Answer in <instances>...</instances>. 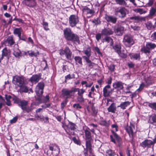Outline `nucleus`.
<instances>
[{
    "instance_id": "obj_1",
    "label": "nucleus",
    "mask_w": 156,
    "mask_h": 156,
    "mask_svg": "<svg viewBox=\"0 0 156 156\" xmlns=\"http://www.w3.org/2000/svg\"><path fill=\"white\" fill-rule=\"evenodd\" d=\"M63 32L64 37L66 40L73 42H77L79 41L78 36L73 33L70 28H66Z\"/></svg>"
},
{
    "instance_id": "obj_2",
    "label": "nucleus",
    "mask_w": 156,
    "mask_h": 156,
    "mask_svg": "<svg viewBox=\"0 0 156 156\" xmlns=\"http://www.w3.org/2000/svg\"><path fill=\"white\" fill-rule=\"evenodd\" d=\"M68 123H62V127L68 135H74V131L76 129V125L75 124L68 121Z\"/></svg>"
},
{
    "instance_id": "obj_3",
    "label": "nucleus",
    "mask_w": 156,
    "mask_h": 156,
    "mask_svg": "<svg viewBox=\"0 0 156 156\" xmlns=\"http://www.w3.org/2000/svg\"><path fill=\"white\" fill-rule=\"evenodd\" d=\"M49 147V150L47 151L48 156H57L59 154L60 150L57 145L55 144H51Z\"/></svg>"
},
{
    "instance_id": "obj_4",
    "label": "nucleus",
    "mask_w": 156,
    "mask_h": 156,
    "mask_svg": "<svg viewBox=\"0 0 156 156\" xmlns=\"http://www.w3.org/2000/svg\"><path fill=\"white\" fill-rule=\"evenodd\" d=\"M123 42L126 47H130L134 43L133 36L129 34L124 36Z\"/></svg>"
},
{
    "instance_id": "obj_5",
    "label": "nucleus",
    "mask_w": 156,
    "mask_h": 156,
    "mask_svg": "<svg viewBox=\"0 0 156 156\" xmlns=\"http://www.w3.org/2000/svg\"><path fill=\"white\" fill-rule=\"evenodd\" d=\"M156 47V44L151 42L146 43V46L143 47L141 51L146 54H149L150 50L153 49Z\"/></svg>"
},
{
    "instance_id": "obj_6",
    "label": "nucleus",
    "mask_w": 156,
    "mask_h": 156,
    "mask_svg": "<svg viewBox=\"0 0 156 156\" xmlns=\"http://www.w3.org/2000/svg\"><path fill=\"white\" fill-rule=\"evenodd\" d=\"M24 77L23 76L16 75L13 77L12 83L19 87L24 84Z\"/></svg>"
},
{
    "instance_id": "obj_7",
    "label": "nucleus",
    "mask_w": 156,
    "mask_h": 156,
    "mask_svg": "<svg viewBox=\"0 0 156 156\" xmlns=\"http://www.w3.org/2000/svg\"><path fill=\"white\" fill-rule=\"evenodd\" d=\"M127 10L124 7H120L116 9L115 14L119 18H123L126 16Z\"/></svg>"
},
{
    "instance_id": "obj_8",
    "label": "nucleus",
    "mask_w": 156,
    "mask_h": 156,
    "mask_svg": "<svg viewBox=\"0 0 156 156\" xmlns=\"http://www.w3.org/2000/svg\"><path fill=\"white\" fill-rule=\"evenodd\" d=\"M79 22V18L75 15H71L69 18V24L72 27H75Z\"/></svg>"
},
{
    "instance_id": "obj_9",
    "label": "nucleus",
    "mask_w": 156,
    "mask_h": 156,
    "mask_svg": "<svg viewBox=\"0 0 156 156\" xmlns=\"http://www.w3.org/2000/svg\"><path fill=\"white\" fill-rule=\"evenodd\" d=\"M44 86V83L43 82H41L38 83L35 90L37 96L42 95L43 93V89Z\"/></svg>"
},
{
    "instance_id": "obj_10",
    "label": "nucleus",
    "mask_w": 156,
    "mask_h": 156,
    "mask_svg": "<svg viewBox=\"0 0 156 156\" xmlns=\"http://www.w3.org/2000/svg\"><path fill=\"white\" fill-rule=\"evenodd\" d=\"M86 146L87 151L84 153V154L85 156H88V154H90L92 155L93 154V151L91 149V140H85Z\"/></svg>"
},
{
    "instance_id": "obj_11",
    "label": "nucleus",
    "mask_w": 156,
    "mask_h": 156,
    "mask_svg": "<svg viewBox=\"0 0 156 156\" xmlns=\"http://www.w3.org/2000/svg\"><path fill=\"white\" fill-rule=\"evenodd\" d=\"M124 129L128 133L130 137L133 138L134 133L136 132V129L134 126L131 124L130 126H127L124 127Z\"/></svg>"
},
{
    "instance_id": "obj_12",
    "label": "nucleus",
    "mask_w": 156,
    "mask_h": 156,
    "mask_svg": "<svg viewBox=\"0 0 156 156\" xmlns=\"http://www.w3.org/2000/svg\"><path fill=\"white\" fill-rule=\"evenodd\" d=\"M103 95L105 97L110 96L112 93L113 90L110 85L105 86L103 89Z\"/></svg>"
},
{
    "instance_id": "obj_13",
    "label": "nucleus",
    "mask_w": 156,
    "mask_h": 156,
    "mask_svg": "<svg viewBox=\"0 0 156 156\" xmlns=\"http://www.w3.org/2000/svg\"><path fill=\"white\" fill-rule=\"evenodd\" d=\"M62 94L63 97L66 99L70 98L74 96V93H71L70 90L66 88H63L62 90Z\"/></svg>"
},
{
    "instance_id": "obj_14",
    "label": "nucleus",
    "mask_w": 156,
    "mask_h": 156,
    "mask_svg": "<svg viewBox=\"0 0 156 156\" xmlns=\"http://www.w3.org/2000/svg\"><path fill=\"white\" fill-rule=\"evenodd\" d=\"M41 74L34 75L29 79V81H30L32 84H36L41 79Z\"/></svg>"
},
{
    "instance_id": "obj_15",
    "label": "nucleus",
    "mask_w": 156,
    "mask_h": 156,
    "mask_svg": "<svg viewBox=\"0 0 156 156\" xmlns=\"http://www.w3.org/2000/svg\"><path fill=\"white\" fill-rule=\"evenodd\" d=\"M60 53L61 55H65L67 58H70L72 55V52L68 47H66L64 50H61Z\"/></svg>"
},
{
    "instance_id": "obj_16",
    "label": "nucleus",
    "mask_w": 156,
    "mask_h": 156,
    "mask_svg": "<svg viewBox=\"0 0 156 156\" xmlns=\"http://www.w3.org/2000/svg\"><path fill=\"white\" fill-rule=\"evenodd\" d=\"M23 4L30 8H33L35 6L37 3L35 0H23Z\"/></svg>"
},
{
    "instance_id": "obj_17",
    "label": "nucleus",
    "mask_w": 156,
    "mask_h": 156,
    "mask_svg": "<svg viewBox=\"0 0 156 156\" xmlns=\"http://www.w3.org/2000/svg\"><path fill=\"white\" fill-rule=\"evenodd\" d=\"M107 22L115 24L117 21V18L115 16L106 14L105 17Z\"/></svg>"
},
{
    "instance_id": "obj_18",
    "label": "nucleus",
    "mask_w": 156,
    "mask_h": 156,
    "mask_svg": "<svg viewBox=\"0 0 156 156\" xmlns=\"http://www.w3.org/2000/svg\"><path fill=\"white\" fill-rule=\"evenodd\" d=\"M154 143L151 140H146L141 144V146L144 148H150L152 145H153Z\"/></svg>"
},
{
    "instance_id": "obj_19",
    "label": "nucleus",
    "mask_w": 156,
    "mask_h": 156,
    "mask_svg": "<svg viewBox=\"0 0 156 156\" xmlns=\"http://www.w3.org/2000/svg\"><path fill=\"white\" fill-rule=\"evenodd\" d=\"M112 134L110 135V138L111 140V141L115 144L116 142L115 139V138L118 142H120L121 141L120 137L114 131L112 130Z\"/></svg>"
},
{
    "instance_id": "obj_20",
    "label": "nucleus",
    "mask_w": 156,
    "mask_h": 156,
    "mask_svg": "<svg viewBox=\"0 0 156 156\" xmlns=\"http://www.w3.org/2000/svg\"><path fill=\"white\" fill-rule=\"evenodd\" d=\"M11 51L9 49H7L6 48H4L2 51V57L1 58H9L10 57Z\"/></svg>"
},
{
    "instance_id": "obj_21",
    "label": "nucleus",
    "mask_w": 156,
    "mask_h": 156,
    "mask_svg": "<svg viewBox=\"0 0 156 156\" xmlns=\"http://www.w3.org/2000/svg\"><path fill=\"white\" fill-rule=\"evenodd\" d=\"M114 32L112 30L109 28H105L102 30L101 34L102 35L108 36L112 35Z\"/></svg>"
},
{
    "instance_id": "obj_22",
    "label": "nucleus",
    "mask_w": 156,
    "mask_h": 156,
    "mask_svg": "<svg viewBox=\"0 0 156 156\" xmlns=\"http://www.w3.org/2000/svg\"><path fill=\"white\" fill-rule=\"evenodd\" d=\"M14 43L13 38L11 36H9L5 42V44L6 45L9 46H11Z\"/></svg>"
},
{
    "instance_id": "obj_23",
    "label": "nucleus",
    "mask_w": 156,
    "mask_h": 156,
    "mask_svg": "<svg viewBox=\"0 0 156 156\" xmlns=\"http://www.w3.org/2000/svg\"><path fill=\"white\" fill-rule=\"evenodd\" d=\"M146 17H142L139 16H133L129 18V19L133 20L136 22H139L140 21H145Z\"/></svg>"
},
{
    "instance_id": "obj_24",
    "label": "nucleus",
    "mask_w": 156,
    "mask_h": 156,
    "mask_svg": "<svg viewBox=\"0 0 156 156\" xmlns=\"http://www.w3.org/2000/svg\"><path fill=\"white\" fill-rule=\"evenodd\" d=\"M124 27L121 25H118L117 27H115V32L116 34L119 35H121L124 30Z\"/></svg>"
},
{
    "instance_id": "obj_25",
    "label": "nucleus",
    "mask_w": 156,
    "mask_h": 156,
    "mask_svg": "<svg viewBox=\"0 0 156 156\" xmlns=\"http://www.w3.org/2000/svg\"><path fill=\"white\" fill-rule=\"evenodd\" d=\"M112 46V48L115 52L119 53L121 49V44L119 42H116Z\"/></svg>"
},
{
    "instance_id": "obj_26",
    "label": "nucleus",
    "mask_w": 156,
    "mask_h": 156,
    "mask_svg": "<svg viewBox=\"0 0 156 156\" xmlns=\"http://www.w3.org/2000/svg\"><path fill=\"white\" fill-rule=\"evenodd\" d=\"M112 86L114 88L120 90H122L123 88V83L120 81H117L113 83Z\"/></svg>"
},
{
    "instance_id": "obj_27",
    "label": "nucleus",
    "mask_w": 156,
    "mask_h": 156,
    "mask_svg": "<svg viewBox=\"0 0 156 156\" xmlns=\"http://www.w3.org/2000/svg\"><path fill=\"white\" fill-rule=\"evenodd\" d=\"M83 11L86 14H90L91 15L94 13V10L90 9L87 6H84L83 7Z\"/></svg>"
},
{
    "instance_id": "obj_28",
    "label": "nucleus",
    "mask_w": 156,
    "mask_h": 156,
    "mask_svg": "<svg viewBox=\"0 0 156 156\" xmlns=\"http://www.w3.org/2000/svg\"><path fill=\"white\" fill-rule=\"evenodd\" d=\"M148 122L156 126V115H154L151 116L148 120Z\"/></svg>"
},
{
    "instance_id": "obj_29",
    "label": "nucleus",
    "mask_w": 156,
    "mask_h": 156,
    "mask_svg": "<svg viewBox=\"0 0 156 156\" xmlns=\"http://www.w3.org/2000/svg\"><path fill=\"white\" fill-rule=\"evenodd\" d=\"M116 109V107L114 103L112 104L108 108V112L114 113L115 112Z\"/></svg>"
},
{
    "instance_id": "obj_30",
    "label": "nucleus",
    "mask_w": 156,
    "mask_h": 156,
    "mask_svg": "<svg viewBox=\"0 0 156 156\" xmlns=\"http://www.w3.org/2000/svg\"><path fill=\"white\" fill-rule=\"evenodd\" d=\"M24 53L25 55H27L28 53V55L31 57H36L39 55L38 52H35L34 51H28L27 52H24Z\"/></svg>"
},
{
    "instance_id": "obj_31",
    "label": "nucleus",
    "mask_w": 156,
    "mask_h": 156,
    "mask_svg": "<svg viewBox=\"0 0 156 156\" xmlns=\"http://www.w3.org/2000/svg\"><path fill=\"white\" fill-rule=\"evenodd\" d=\"M5 99L6 100V101L5 102L6 105L8 106H11L12 104L10 100L12 98V97L10 95L7 94H5Z\"/></svg>"
},
{
    "instance_id": "obj_32",
    "label": "nucleus",
    "mask_w": 156,
    "mask_h": 156,
    "mask_svg": "<svg viewBox=\"0 0 156 156\" xmlns=\"http://www.w3.org/2000/svg\"><path fill=\"white\" fill-rule=\"evenodd\" d=\"M85 135V140H91V133L89 130V129H86L84 130Z\"/></svg>"
},
{
    "instance_id": "obj_33",
    "label": "nucleus",
    "mask_w": 156,
    "mask_h": 156,
    "mask_svg": "<svg viewBox=\"0 0 156 156\" xmlns=\"http://www.w3.org/2000/svg\"><path fill=\"white\" fill-rule=\"evenodd\" d=\"M130 102L129 101H126L122 102L120 105L118 106V107H120L123 109L126 108L130 104Z\"/></svg>"
},
{
    "instance_id": "obj_34",
    "label": "nucleus",
    "mask_w": 156,
    "mask_h": 156,
    "mask_svg": "<svg viewBox=\"0 0 156 156\" xmlns=\"http://www.w3.org/2000/svg\"><path fill=\"white\" fill-rule=\"evenodd\" d=\"M126 51L124 50H121L119 51V52L118 53L119 56L121 58H126L127 57V55L126 54Z\"/></svg>"
},
{
    "instance_id": "obj_35",
    "label": "nucleus",
    "mask_w": 156,
    "mask_h": 156,
    "mask_svg": "<svg viewBox=\"0 0 156 156\" xmlns=\"http://www.w3.org/2000/svg\"><path fill=\"white\" fill-rule=\"evenodd\" d=\"M156 12V4L154 7H151L149 11V15L150 16H154Z\"/></svg>"
},
{
    "instance_id": "obj_36",
    "label": "nucleus",
    "mask_w": 156,
    "mask_h": 156,
    "mask_svg": "<svg viewBox=\"0 0 156 156\" xmlns=\"http://www.w3.org/2000/svg\"><path fill=\"white\" fill-rule=\"evenodd\" d=\"M20 90L21 92H23L27 93L29 89L28 87L26 86L23 84L21 86H20Z\"/></svg>"
},
{
    "instance_id": "obj_37",
    "label": "nucleus",
    "mask_w": 156,
    "mask_h": 156,
    "mask_svg": "<svg viewBox=\"0 0 156 156\" xmlns=\"http://www.w3.org/2000/svg\"><path fill=\"white\" fill-rule=\"evenodd\" d=\"M21 52L20 50L18 48L14 49L13 52V54L16 58L19 57L20 56Z\"/></svg>"
},
{
    "instance_id": "obj_38",
    "label": "nucleus",
    "mask_w": 156,
    "mask_h": 156,
    "mask_svg": "<svg viewBox=\"0 0 156 156\" xmlns=\"http://www.w3.org/2000/svg\"><path fill=\"white\" fill-rule=\"evenodd\" d=\"M14 34H17L19 38H20L21 34V28H15L14 30Z\"/></svg>"
},
{
    "instance_id": "obj_39",
    "label": "nucleus",
    "mask_w": 156,
    "mask_h": 156,
    "mask_svg": "<svg viewBox=\"0 0 156 156\" xmlns=\"http://www.w3.org/2000/svg\"><path fill=\"white\" fill-rule=\"evenodd\" d=\"M28 104V102L25 100H21L20 102L18 105L20 107L21 109H23L24 107L27 106Z\"/></svg>"
},
{
    "instance_id": "obj_40",
    "label": "nucleus",
    "mask_w": 156,
    "mask_h": 156,
    "mask_svg": "<svg viewBox=\"0 0 156 156\" xmlns=\"http://www.w3.org/2000/svg\"><path fill=\"white\" fill-rule=\"evenodd\" d=\"M115 155V152L111 149L107 150L106 151V156H114Z\"/></svg>"
},
{
    "instance_id": "obj_41",
    "label": "nucleus",
    "mask_w": 156,
    "mask_h": 156,
    "mask_svg": "<svg viewBox=\"0 0 156 156\" xmlns=\"http://www.w3.org/2000/svg\"><path fill=\"white\" fill-rule=\"evenodd\" d=\"M104 40H105V41L107 42L108 43L110 42L111 46H112L113 44V40L109 37H105Z\"/></svg>"
},
{
    "instance_id": "obj_42",
    "label": "nucleus",
    "mask_w": 156,
    "mask_h": 156,
    "mask_svg": "<svg viewBox=\"0 0 156 156\" xmlns=\"http://www.w3.org/2000/svg\"><path fill=\"white\" fill-rule=\"evenodd\" d=\"M117 4L120 5H126L127 4L124 0H115Z\"/></svg>"
},
{
    "instance_id": "obj_43",
    "label": "nucleus",
    "mask_w": 156,
    "mask_h": 156,
    "mask_svg": "<svg viewBox=\"0 0 156 156\" xmlns=\"http://www.w3.org/2000/svg\"><path fill=\"white\" fill-rule=\"evenodd\" d=\"M129 55L131 58H138L140 57V55L138 53H130Z\"/></svg>"
},
{
    "instance_id": "obj_44",
    "label": "nucleus",
    "mask_w": 156,
    "mask_h": 156,
    "mask_svg": "<svg viewBox=\"0 0 156 156\" xmlns=\"http://www.w3.org/2000/svg\"><path fill=\"white\" fill-rule=\"evenodd\" d=\"M77 101L80 103H83L84 101V99L83 95H77Z\"/></svg>"
},
{
    "instance_id": "obj_45",
    "label": "nucleus",
    "mask_w": 156,
    "mask_h": 156,
    "mask_svg": "<svg viewBox=\"0 0 156 156\" xmlns=\"http://www.w3.org/2000/svg\"><path fill=\"white\" fill-rule=\"evenodd\" d=\"M135 11L136 12L139 13L140 14L145 13L146 12V11L141 8L136 9Z\"/></svg>"
},
{
    "instance_id": "obj_46",
    "label": "nucleus",
    "mask_w": 156,
    "mask_h": 156,
    "mask_svg": "<svg viewBox=\"0 0 156 156\" xmlns=\"http://www.w3.org/2000/svg\"><path fill=\"white\" fill-rule=\"evenodd\" d=\"M35 117L37 120H40L42 122L44 120V117L42 115L37 114L35 115Z\"/></svg>"
},
{
    "instance_id": "obj_47",
    "label": "nucleus",
    "mask_w": 156,
    "mask_h": 156,
    "mask_svg": "<svg viewBox=\"0 0 156 156\" xmlns=\"http://www.w3.org/2000/svg\"><path fill=\"white\" fill-rule=\"evenodd\" d=\"M74 78L75 75L74 74H73L71 75L70 74H69L65 76V82H66L67 80H70L71 79Z\"/></svg>"
},
{
    "instance_id": "obj_48",
    "label": "nucleus",
    "mask_w": 156,
    "mask_h": 156,
    "mask_svg": "<svg viewBox=\"0 0 156 156\" xmlns=\"http://www.w3.org/2000/svg\"><path fill=\"white\" fill-rule=\"evenodd\" d=\"M12 99L14 102L15 103H16L19 105L21 100L18 97L16 96H14L12 98Z\"/></svg>"
},
{
    "instance_id": "obj_49",
    "label": "nucleus",
    "mask_w": 156,
    "mask_h": 156,
    "mask_svg": "<svg viewBox=\"0 0 156 156\" xmlns=\"http://www.w3.org/2000/svg\"><path fill=\"white\" fill-rule=\"evenodd\" d=\"M148 106L151 108L156 110V102L149 103Z\"/></svg>"
},
{
    "instance_id": "obj_50",
    "label": "nucleus",
    "mask_w": 156,
    "mask_h": 156,
    "mask_svg": "<svg viewBox=\"0 0 156 156\" xmlns=\"http://www.w3.org/2000/svg\"><path fill=\"white\" fill-rule=\"evenodd\" d=\"M130 27L132 29L135 31H139L140 29V27L139 26L135 25H131Z\"/></svg>"
},
{
    "instance_id": "obj_51",
    "label": "nucleus",
    "mask_w": 156,
    "mask_h": 156,
    "mask_svg": "<svg viewBox=\"0 0 156 156\" xmlns=\"http://www.w3.org/2000/svg\"><path fill=\"white\" fill-rule=\"evenodd\" d=\"M146 26L147 29L148 30H151L152 27L153 28H155L154 26H153L151 22H148L146 24Z\"/></svg>"
},
{
    "instance_id": "obj_52",
    "label": "nucleus",
    "mask_w": 156,
    "mask_h": 156,
    "mask_svg": "<svg viewBox=\"0 0 156 156\" xmlns=\"http://www.w3.org/2000/svg\"><path fill=\"white\" fill-rule=\"evenodd\" d=\"M37 96L38 97L36 98V101H37L38 104H39L42 101L43 99V96L41 95Z\"/></svg>"
},
{
    "instance_id": "obj_53",
    "label": "nucleus",
    "mask_w": 156,
    "mask_h": 156,
    "mask_svg": "<svg viewBox=\"0 0 156 156\" xmlns=\"http://www.w3.org/2000/svg\"><path fill=\"white\" fill-rule=\"evenodd\" d=\"M100 124L101 125L105 126H107L108 125V123L105 120H101Z\"/></svg>"
},
{
    "instance_id": "obj_54",
    "label": "nucleus",
    "mask_w": 156,
    "mask_h": 156,
    "mask_svg": "<svg viewBox=\"0 0 156 156\" xmlns=\"http://www.w3.org/2000/svg\"><path fill=\"white\" fill-rule=\"evenodd\" d=\"M73 107L76 109H79L82 108V106L79 103L74 104L73 105Z\"/></svg>"
},
{
    "instance_id": "obj_55",
    "label": "nucleus",
    "mask_w": 156,
    "mask_h": 156,
    "mask_svg": "<svg viewBox=\"0 0 156 156\" xmlns=\"http://www.w3.org/2000/svg\"><path fill=\"white\" fill-rule=\"evenodd\" d=\"M85 92V90L83 89H79L78 91V95H83V94Z\"/></svg>"
},
{
    "instance_id": "obj_56",
    "label": "nucleus",
    "mask_w": 156,
    "mask_h": 156,
    "mask_svg": "<svg viewBox=\"0 0 156 156\" xmlns=\"http://www.w3.org/2000/svg\"><path fill=\"white\" fill-rule=\"evenodd\" d=\"M22 109L23 111H25L27 112H29L31 111V108H30L28 106H27V105L24 107Z\"/></svg>"
},
{
    "instance_id": "obj_57",
    "label": "nucleus",
    "mask_w": 156,
    "mask_h": 156,
    "mask_svg": "<svg viewBox=\"0 0 156 156\" xmlns=\"http://www.w3.org/2000/svg\"><path fill=\"white\" fill-rule=\"evenodd\" d=\"M94 50L97 52L99 56H101V57H102V54L101 52L99 49L98 47H95L94 48Z\"/></svg>"
},
{
    "instance_id": "obj_58",
    "label": "nucleus",
    "mask_w": 156,
    "mask_h": 156,
    "mask_svg": "<svg viewBox=\"0 0 156 156\" xmlns=\"http://www.w3.org/2000/svg\"><path fill=\"white\" fill-rule=\"evenodd\" d=\"M154 2V0H149L147 4L146 5L147 7L151 6L153 4Z\"/></svg>"
},
{
    "instance_id": "obj_59",
    "label": "nucleus",
    "mask_w": 156,
    "mask_h": 156,
    "mask_svg": "<svg viewBox=\"0 0 156 156\" xmlns=\"http://www.w3.org/2000/svg\"><path fill=\"white\" fill-rule=\"evenodd\" d=\"M129 68L130 69H132L134 68L135 64L131 62H128L127 63Z\"/></svg>"
},
{
    "instance_id": "obj_60",
    "label": "nucleus",
    "mask_w": 156,
    "mask_h": 156,
    "mask_svg": "<svg viewBox=\"0 0 156 156\" xmlns=\"http://www.w3.org/2000/svg\"><path fill=\"white\" fill-rule=\"evenodd\" d=\"M133 85H128L127 87H126V89L127 90L126 93H131L130 91V89L133 87Z\"/></svg>"
},
{
    "instance_id": "obj_61",
    "label": "nucleus",
    "mask_w": 156,
    "mask_h": 156,
    "mask_svg": "<svg viewBox=\"0 0 156 156\" xmlns=\"http://www.w3.org/2000/svg\"><path fill=\"white\" fill-rule=\"evenodd\" d=\"M86 62L88 63V66L90 67H93L94 66V64L91 62L90 59H86Z\"/></svg>"
},
{
    "instance_id": "obj_62",
    "label": "nucleus",
    "mask_w": 156,
    "mask_h": 156,
    "mask_svg": "<svg viewBox=\"0 0 156 156\" xmlns=\"http://www.w3.org/2000/svg\"><path fill=\"white\" fill-rule=\"evenodd\" d=\"M112 78L111 77H110L107 79L106 83L108 84V85H110L112 83Z\"/></svg>"
},
{
    "instance_id": "obj_63",
    "label": "nucleus",
    "mask_w": 156,
    "mask_h": 156,
    "mask_svg": "<svg viewBox=\"0 0 156 156\" xmlns=\"http://www.w3.org/2000/svg\"><path fill=\"white\" fill-rule=\"evenodd\" d=\"M43 25L45 30H49V29L48 28V23L47 22H43Z\"/></svg>"
},
{
    "instance_id": "obj_64",
    "label": "nucleus",
    "mask_w": 156,
    "mask_h": 156,
    "mask_svg": "<svg viewBox=\"0 0 156 156\" xmlns=\"http://www.w3.org/2000/svg\"><path fill=\"white\" fill-rule=\"evenodd\" d=\"M151 37L153 40H156V32H154L152 34Z\"/></svg>"
}]
</instances>
